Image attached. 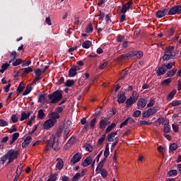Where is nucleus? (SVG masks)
<instances>
[{"mask_svg": "<svg viewBox=\"0 0 181 181\" xmlns=\"http://www.w3.org/2000/svg\"><path fill=\"white\" fill-rule=\"evenodd\" d=\"M52 148L56 152L60 149V146L59 145V139H54V135L50 136L48 143L47 144L45 148L46 153H47V152H49Z\"/></svg>", "mask_w": 181, "mask_h": 181, "instance_id": "nucleus-1", "label": "nucleus"}, {"mask_svg": "<svg viewBox=\"0 0 181 181\" xmlns=\"http://www.w3.org/2000/svg\"><path fill=\"white\" fill-rule=\"evenodd\" d=\"M177 54V52H175V46L171 45L165 49V52L162 57V59L163 62H168V60H170V59H175Z\"/></svg>", "mask_w": 181, "mask_h": 181, "instance_id": "nucleus-2", "label": "nucleus"}, {"mask_svg": "<svg viewBox=\"0 0 181 181\" xmlns=\"http://www.w3.org/2000/svg\"><path fill=\"white\" fill-rule=\"evenodd\" d=\"M63 98V93L62 90H57L53 92L51 94L48 95V100H49L50 104H57L59 101H62Z\"/></svg>", "mask_w": 181, "mask_h": 181, "instance_id": "nucleus-3", "label": "nucleus"}, {"mask_svg": "<svg viewBox=\"0 0 181 181\" xmlns=\"http://www.w3.org/2000/svg\"><path fill=\"white\" fill-rule=\"evenodd\" d=\"M144 56L142 51H130L127 54H122V60H129V59H141Z\"/></svg>", "mask_w": 181, "mask_h": 181, "instance_id": "nucleus-4", "label": "nucleus"}, {"mask_svg": "<svg viewBox=\"0 0 181 181\" xmlns=\"http://www.w3.org/2000/svg\"><path fill=\"white\" fill-rule=\"evenodd\" d=\"M7 155L8 156V163H12V162H13L15 159H18V155H19V151H16L13 149H11L7 152Z\"/></svg>", "mask_w": 181, "mask_h": 181, "instance_id": "nucleus-5", "label": "nucleus"}, {"mask_svg": "<svg viewBox=\"0 0 181 181\" xmlns=\"http://www.w3.org/2000/svg\"><path fill=\"white\" fill-rule=\"evenodd\" d=\"M156 112H158V108L156 107H151L143 112L142 119H145V118H149L151 115H153V114H156Z\"/></svg>", "mask_w": 181, "mask_h": 181, "instance_id": "nucleus-6", "label": "nucleus"}, {"mask_svg": "<svg viewBox=\"0 0 181 181\" xmlns=\"http://www.w3.org/2000/svg\"><path fill=\"white\" fill-rule=\"evenodd\" d=\"M132 5H134V1H132V0H129L127 3L122 5L120 10L121 13H127L129 9H132Z\"/></svg>", "mask_w": 181, "mask_h": 181, "instance_id": "nucleus-7", "label": "nucleus"}, {"mask_svg": "<svg viewBox=\"0 0 181 181\" xmlns=\"http://www.w3.org/2000/svg\"><path fill=\"white\" fill-rule=\"evenodd\" d=\"M81 153H75L73 157L71 158L70 160V165H76V163H78V162H80L81 160Z\"/></svg>", "mask_w": 181, "mask_h": 181, "instance_id": "nucleus-8", "label": "nucleus"}, {"mask_svg": "<svg viewBox=\"0 0 181 181\" xmlns=\"http://www.w3.org/2000/svg\"><path fill=\"white\" fill-rule=\"evenodd\" d=\"M168 11H169V8H165L162 10H158L156 12V18L160 19V18H163V16H166L168 15Z\"/></svg>", "mask_w": 181, "mask_h": 181, "instance_id": "nucleus-9", "label": "nucleus"}, {"mask_svg": "<svg viewBox=\"0 0 181 181\" xmlns=\"http://www.w3.org/2000/svg\"><path fill=\"white\" fill-rule=\"evenodd\" d=\"M148 104V100L145 98H140L139 99L137 102V107L139 110H142L143 108H145L146 107V105Z\"/></svg>", "mask_w": 181, "mask_h": 181, "instance_id": "nucleus-10", "label": "nucleus"}, {"mask_svg": "<svg viewBox=\"0 0 181 181\" xmlns=\"http://www.w3.org/2000/svg\"><path fill=\"white\" fill-rule=\"evenodd\" d=\"M124 101H127V96H125V92L120 91L117 95V103L119 104H124Z\"/></svg>", "mask_w": 181, "mask_h": 181, "instance_id": "nucleus-11", "label": "nucleus"}, {"mask_svg": "<svg viewBox=\"0 0 181 181\" xmlns=\"http://www.w3.org/2000/svg\"><path fill=\"white\" fill-rule=\"evenodd\" d=\"M54 124L56 122L51 119L46 120L43 124L44 129H50V128L54 127Z\"/></svg>", "mask_w": 181, "mask_h": 181, "instance_id": "nucleus-12", "label": "nucleus"}, {"mask_svg": "<svg viewBox=\"0 0 181 181\" xmlns=\"http://www.w3.org/2000/svg\"><path fill=\"white\" fill-rule=\"evenodd\" d=\"M48 118L52 119L54 122L57 123L59 118H60V115L57 114L56 112H51L48 114Z\"/></svg>", "mask_w": 181, "mask_h": 181, "instance_id": "nucleus-13", "label": "nucleus"}, {"mask_svg": "<svg viewBox=\"0 0 181 181\" xmlns=\"http://www.w3.org/2000/svg\"><path fill=\"white\" fill-rule=\"evenodd\" d=\"M91 163H93V157L88 156L82 162V166L87 168V166H90Z\"/></svg>", "mask_w": 181, "mask_h": 181, "instance_id": "nucleus-14", "label": "nucleus"}, {"mask_svg": "<svg viewBox=\"0 0 181 181\" xmlns=\"http://www.w3.org/2000/svg\"><path fill=\"white\" fill-rule=\"evenodd\" d=\"M30 142H32V136H28L25 139L24 141L22 143V148H28L29 145H30Z\"/></svg>", "mask_w": 181, "mask_h": 181, "instance_id": "nucleus-15", "label": "nucleus"}, {"mask_svg": "<svg viewBox=\"0 0 181 181\" xmlns=\"http://www.w3.org/2000/svg\"><path fill=\"white\" fill-rule=\"evenodd\" d=\"M166 68L165 67V65L163 64L156 71L157 76H163V74H166Z\"/></svg>", "mask_w": 181, "mask_h": 181, "instance_id": "nucleus-16", "label": "nucleus"}, {"mask_svg": "<svg viewBox=\"0 0 181 181\" xmlns=\"http://www.w3.org/2000/svg\"><path fill=\"white\" fill-rule=\"evenodd\" d=\"M134 103H136V99L133 98L132 96H130L129 99H127L125 102L127 108H129L130 107H132V105Z\"/></svg>", "mask_w": 181, "mask_h": 181, "instance_id": "nucleus-17", "label": "nucleus"}, {"mask_svg": "<svg viewBox=\"0 0 181 181\" xmlns=\"http://www.w3.org/2000/svg\"><path fill=\"white\" fill-rule=\"evenodd\" d=\"M33 112H30V111H28L27 113L25 111L22 112L20 121H25V119H28V118H29V117L32 115Z\"/></svg>", "mask_w": 181, "mask_h": 181, "instance_id": "nucleus-18", "label": "nucleus"}, {"mask_svg": "<svg viewBox=\"0 0 181 181\" xmlns=\"http://www.w3.org/2000/svg\"><path fill=\"white\" fill-rule=\"evenodd\" d=\"M57 160L58 161L56 168L58 170H62V168L64 166V162L63 161V159L62 158H57Z\"/></svg>", "mask_w": 181, "mask_h": 181, "instance_id": "nucleus-19", "label": "nucleus"}, {"mask_svg": "<svg viewBox=\"0 0 181 181\" xmlns=\"http://www.w3.org/2000/svg\"><path fill=\"white\" fill-rule=\"evenodd\" d=\"M176 93H177L176 90H172L167 96V101H172L175 95H176Z\"/></svg>", "mask_w": 181, "mask_h": 181, "instance_id": "nucleus-20", "label": "nucleus"}, {"mask_svg": "<svg viewBox=\"0 0 181 181\" xmlns=\"http://www.w3.org/2000/svg\"><path fill=\"white\" fill-rule=\"evenodd\" d=\"M77 74V71H76V68L71 66L69 70V77H74Z\"/></svg>", "mask_w": 181, "mask_h": 181, "instance_id": "nucleus-21", "label": "nucleus"}, {"mask_svg": "<svg viewBox=\"0 0 181 181\" xmlns=\"http://www.w3.org/2000/svg\"><path fill=\"white\" fill-rule=\"evenodd\" d=\"M175 28H170L168 29L166 33H165V36L166 37H170L175 35Z\"/></svg>", "mask_w": 181, "mask_h": 181, "instance_id": "nucleus-22", "label": "nucleus"}, {"mask_svg": "<svg viewBox=\"0 0 181 181\" xmlns=\"http://www.w3.org/2000/svg\"><path fill=\"white\" fill-rule=\"evenodd\" d=\"M177 13V11L176 8V6H174L168 11L167 15H176Z\"/></svg>", "mask_w": 181, "mask_h": 181, "instance_id": "nucleus-23", "label": "nucleus"}, {"mask_svg": "<svg viewBox=\"0 0 181 181\" xmlns=\"http://www.w3.org/2000/svg\"><path fill=\"white\" fill-rule=\"evenodd\" d=\"M94 30V27L93 26V23H90L86 26V33H93Z\"/></svg>", "mask_w": 181, "mask_h": 181, "instance_id": "nucleus-24", "label": "nucleus"}, {"mask_svg": "<svg viewBox=\"0 0 181 181\" xmlns=\"http://www.w3.org/2000/svg\"><path fill=\"white\" fill-rule=\"evenodd\" d=\"M107 121L106 119H101L99 123V128L100 129H105V127H107Z\"/></svg>", "mask_w": 181, "mask_h": 181, "instance_id": "nucleus-25", "label": "nucleus"}, {"mask_svg": "<svg viewBox=\"0 0 181 181\" xmlns=\"http://www.w3.org/2000/svg\"><path fill=\"white\" fill-rule=\"evenodd\" d=\"M45 101H46V94H40L38 97V103L45 104Z\"/></svg>", "mask_w": 181, "mask_h": 181, "instance_id": "nucleus-26", "label": "nucleus"}, {"mask_svg": "<svg viewBox=\"0 0 181 181\" xmlns=\"http://www.w3.org/2000/svg\"><path fill=\"white\" fill-rule=\"evenodd\" d=\"M23 82H21L16 89V93L17 94L19 95V94H21V93H22V91H23L25 90V86H22V83Z\"/></svg>", "mask_w": 181, "mask_h": 181, "instance_id": "nucleus-27", "label": "nucleus"}, {"mask_svg": "<svg viewBox=\"0 0 181 181\" xmlns=\"http://www.w3.org/2000/svg\"><path fill=\"white\" fill-rule=\"evenodd\" d=\"M45 112L43 110V109H40L39 111H38V115H37V119H43V118H45Z\"/></svg>", "mask_w": 181, "mask_h": 181, "instance_id": "nucleus-28", "label": "nucleus"}, {"mask_svg": "<svg viewBox=\"0 0 181 181\" xmlns=\"http://www.w3.org/2000/svg\"><path fill=\"white\" fill-rule=\"evenodd\" d=\"M57 176H59V173H57L51 174L47 181H56V180H57Z\"/></svg>", "mask_w": 181, "mask_h": 181, "instance_id": "nucleus-29", "label": "nucleus"}, {"mask_svg": "<svg viewBox=\"0 0 181 181\" xmlns=\"http://www.w3.org/2000/svg\"><path fill=\"white\" fill-rule=\"evenodd\" d=\"M90 46H91V41L90 40H86L82 43V47H83V49H90Z\"/></svg>", "mask_w": 181, "mask_h": 181, "instance_id": "nucleus-30", "label": "nucleus"}, {"mask_svg": "<svg viewBox=\"0 0 181 181\" xmlns=\"http://www.w3.org/2000/svg\"><path fill=\"white\" fill-rule=\"evenodd\" d=\"M11 64L8 63H4L1 65V69H0V73H5L6 70H8V67H9Z\"/></svg>", "mask_w": 181, "mask_h": 181, "instance_id": "nucleus-31", "label": "nucleus"}, {"mask_svg": "<svg viewBox=\"0 0 181 181\" xmlns=\"http://www.w3.org/2000/svg\"><path fill=\"white\" fill-rule=\"evenodd\" d=\"M117 127V124L115 123H112L110 125H109L106 129H105V133L108 134V132H111V130L114 129Z\"/></svg>", "mask_w": 181, "mask_h": 181, "instance_id": "nucleus-32", "label": "nucleus"}, {"mask_svg": "<svg viewBox=\"0 0 181 181\" xmlns=\"http://www.w3.org/2000/svg\"><path fill=\"white\" fill-rule=\"evenodd\" d=\"M175 62H169L168 64H164V67H165V70H170V69L173 68V65L175 64Z\"/></svg>", "mask_w": 181, "mask_h": 181, "instance_id": "nucleus-33", "label": "nucleus"}, {"mask_svg": "<svg viewBox=\"0 0 181 181\" xmlns=\"http://www.w3.org/2000/svg\"><path fill=\"white\" fill-rule=\"evenodd\" d=\"M33 88L30 85H28L27 87L25 88V91L23 93V95H28L32 91Z\"/></svg>", "mask_w": 181, "mask_h": 181, "instance_id": "nucleus-34", "label": "nucleus"}, {"mask_svg": "<svg viewBox=\"0 0 181 181\" xmlns=\"http://www.w3.org/2000/svg\"><path fill=\"white\" fill-rule=\"evenodd\" d=\"M8 159H9V157L8 156V153H6L1 158L0 164L4 165V163H5L6 160H8Z\"/></svg>", "mask_w": 181, "mask_h": 181, "instance_id": "nucleus-35", "label": "nucleus"}, {"mask_svg": "<svg viewBox=\"0 0 181 181\" xmlns=\"http://www.w3.org/2000/svg\"><path fill=\"white\" fill-rule=\"evenodd\" d=\"M176 71H177V69H173L167 73L168 77H173L176 74Z\"/></svg>", "mask_w": 181, "mask_h": 181, "instance_id": "nucleus-36", "label": "nucleus"}, {"mask_svg": "<svg viewBox=\"0 0 181 181\" xmlns=\"http://www.w3.org/2000/svg\"><path fill=\"white\" fill-rule=\"evenodd\" d=\"M127 76H128V71L123 70L120 74V77H119V80H124V78H125V77H127Z\"/></svg>", "mask_w": 181, "mask_h": 181, "instance_id": "nucleus-37", "label": "nucleus"}, {"mask_svg": "<svg viewBox=\"0 0 181 181\" xmlns=\"http://www.w3.org/2000/svg\"><path fill=\"white\" fill-rule=\"evenodd\" d=\"M163 132H165V134H169V132H170V127L169 125V123L164 124Z\"/></svg>", "mask_w": 181, "mask_h": 181, "instance_id": "nucleus-38", "label": "nucleus"}, {"mask_svg": "<svg viewBox=\"0 0 181 181\" xmlns=\"http://www.w3.org/2000/svg\"><path fill=\"white\" fill-rule=\"evenodd\" d=\"M62 129H58L57 132L55 133V135H54V139H59L60 138V136L62 135Z\"/></svg>", "mask_w": 181, "mask_h": 181, "instance_id": "nucleus-39", "label": "nucleus"}, {"mask_svg": "<svg viewBox=\"0 0 181 181\" xmlns=\"http://www.w3.org/2000/svg\"><path fill=\"white\" fill-rule=\"evenodd\" d=\"M74 83H76L74 80L69 79L66 81L65 86L66 87H71V86H74Z\"/></svg>", "mask_w": 181, "mask_h": 181, "instance_id": "nucleus-40", "label": "nucleus"}, {"mask_svg": "<svg viewBox=\"0 0 181 181\" xmlns=\"http://www.w3.org/2000/svg\"><path fill=\"white\" fill-rule=\"evenodd\" d=\"M100 171L101 172V176L103 179H105V177L108 176V172H107V170H105V168L100 170Z\"/></svg>", "mask_w": 181, "mask_h": 181, "instance_id": "nucleus-41", "label": "nucleus"}, {"mask_svg": "<svg viewBox=\"0 0 181 181\" xmlns=\"http://www.w3.org/2000/svg\"><path fill=\"white\" fill-rule=\"evenodd\" d=\"M23 169V165H22V163H21L16 170V175H19L21 176V175H22V170Z\"/></svg>", "mask_w": 181, "mask_h": 181, "instance_id": "nucleus-42", "label": "nucleus"}, {"mask_svg": "<svg viewBox=\"0 0 181 181\" xmlns=\"http://www.w3.org/2000/svg\"><path fill=\"white\" fill-rule=\"evenodd\" d=\"M172 83V78H168L167 79H165L162 82V86H169Z\"/></svg>", "mask_w": 181, "mask_h": 181, "instance_id": "nucleus-43", "label": "nucleus"}, {"mask_svg": "<svg viewBox=\"0 0 181 181\" xmlns=\"http://www.w3.org/2000/svg\"><path fill=\"white\" fill-rule=\"evenodd\" d=\"M169 149L171 152L176 151V149H177V144H176L175 143L171 144L170 145Z\"/></svg>", "mask_w": 181, "mask_h": 181, "instance_id": "nucleus-44", "label": "nucleus"}, {"mask_svg": "<svg viewBox=\"0 0 181 181\" xmlns=\"http://www.w3.org/2000/svg\"><path fill=\"white\" fill-rule=\"evenodd\" d=\"M95 124H97V117H94L90 123V127L92 129H94V127H95Z\"/></svg>", "mask_w": 181, "mask_h": 181, "instance_id": "nucleus-45", "label": "nucleus"}, {"mask_svg": "<svg viewBox=\"0 0 181 181\" xmlns=\"http://www.w3.org/2000/svg\"><path fill=\"white\" fill-rule=\"evenodd\" d=\"M21 70H24L23 74H29V73H32V71H33V69H32L30 66L25 69H21Z\"/></svg>", "mask_w": 181, "mask_h": 181, "instance_id": "nucleus-46", "label": "nucleus"}, {"mask_svg": "<svg viewBox=\"0 0 181 181\" xmlns=\"http://www.w3.org/2000/svg\"><path fill=\"white\" fill-rule=\"evenodd\" d=\"M106 134H103L102 136L98 141V145H103L104 141H105Z\"/></svg>", "mask_w": 181, "mask_h": 181, "instance_id": "nucleus-47", "label": "nucleus"}, {"mask_svg": "<svg viewBox=\"0 0 181 181\" xmlns=\"http://www.w3.org/2000/svg\"><path fill=\"white\" fill-rule=\"evenodd\" d=\"M34 73L36 76V77H40V76H42V74L43 73V71H42V69H37L34 70Z\"/></svg>", "mask_w": 181, "mask_h": 181, "instance_id": "nucleus-48", "label": "nucleus"}, {"mask_svg": "<svg viewBox=\"0 0 181 181\" xmlns=\"http://www.w3.org/2000/svg\"><path fill=\"white\" fill-rule=\"evenodd\" d=\"M80 177H81V175L80 174V173H77L72 177V180L71 181H78Z\"/></svg>", "mask_w": 181, "mask_h": 181, "instance_id": "nucleus-49", "label": "nucleus"}, {"mask_svg": "<svg viewBox=\"0 0 181 181\" xmlns=\"http://www.w3.org/2000/svg\"><path fill=\"white\" fill-rule=\"evenodd\" d=\"M181 105V100H173L172 103H170V105L173 107H177V105Z\"/></svg>", "mask_w": 181, "mask_h": 181, "instance_id": "nucleus-50", "label": "nucleus"}, {"mask_svg": "<svg viewBox=\"0 0 181 181\" xmlns=\"http://www.w3.org/2000/svg\"><path fill=\"white\" fill-rule=\"evenodd\" d=\"M168 176H170V177L172 176H176L177 175V170H171L168 172Z\"/></svg>", "mask_w": 181, "mask_h": 181, "instance_id": "nucleus-51", "label": "nucleus"}, {"mask_svg": "<svg viewBox=\"0 0 181 181\" xmlns=\"http://www.w3.org/2000/svg\"><path fill=\"white\" fill-rule=\"evenodd\" d=\"M21 63H22V59L21 58H18L16 59V61L13 63V66L14 67H16V66H19V64H21Z\"/></svg>", "mask_w": 181, "mask_h": 181, "instance_id": "nucleus-52", "label": "nucleus"}, {"mask_svg": "<svg viewBox=\"0 0 181 181\" xmlns=\"http://www.w3.org/2000/svg\"><path fill=\"white\" fill-rule=\"evenodd\" d=\"M127 20V15H125V13H123L120 18H119V23H122V22H125V21Z\"/></svg>", "mask_w": 181, "mask_h": 181, "instance_id": "nucleus-53", "label": "nucleus"}, {"mask_svg": "<svg viewBox=\"0 0 181 181\" xmlns=\"http://www.w3.org/2000/svg\"><path fill=\"white\" fill-rule=\"evenodd\" d=\"M129 122V118L126 119L119 126V128H124L126 125H128V122Z\"/></svg>", "mask_w": 181, "mask_h": 181, "instance_id": "nucleus-54", "label": "nucleus"}, {"mask_svg": "<svg viewBox=\"0 0 181 181\" xmlns=\"http://www.w3.org/2000/svg\"><path fill=\"white\" fill-rule=\"evenodd\" d=\"M107 66H108V63L107 62H104L103 64H100L99 66V70H104Z\"/></svg>", "mask_w": 181, "mask_h": 181, "instance_id": "nucleus-55", "label": "nucleus"}, {"mask_svg": "<svg viewBox=\"0 0 181 181\" xmlns=\"http://www.w3.org/2000/svg\"><path fill=\"white\" fill-rule=\"evenodd\" d=\"M141 114H142V112H141V110H136L133 113V117H134L135 118H138V117H139V115H141Z\"/></svg>", "mask_w": 181, "mask_h": 181, "instance_id": "nucleus-56", "label": "nucleus"}, {"mask_svg": "<svg viewBox=\"0 0 181 181\" xmlns=\"http://www.w3.org/2000/svg\"><path fill=\"white\" fill-rule=\"evenodd\" d=\"M0 127H8V122L2 119H0Z\"/></svg>", "mask_w": 181, "mask_h": 181, "instance_id": "nucleus-57", "label": "nucleus"}, {"mask_svg": "<svg viewBox=\"0 0 181 181\" xmlns=\"http://www.w3.org/2000/svg\"><path fill=\"white\" fill-rule=\"evenodd\" d=\"M11 121L13 124H16V122H18V116H16V115H13L11 116Z\"/></svg>", "mask_w": 181, "mask_h": 181, "instance_id": "nucleus-58", "label": "nucleus"}, {"mask_svg": "<svg viewBox=\"0 0 181 181\" xmlns=\"http://www.w3.org/2000/svg\"><path fill=\"white\" fill-rule=\"evenodd\" d=\"M64 108L63 107H58L55 109V112L57 114H62V112L63 111Z\"/></svg>", "mask_w": 181, "mask_h": 181, "instance_id": "nucleus-59", "label": "nucleus"}, {"mask_svg": "<svg viewBox=\"0 0 181 181\" xmlns=\"http://www.w3.org/2000/svg\"><path fill=\"white\" fill-rule=\"evenodd\" d=\"M86 151L88 152H93V146L90 144L85 145Z\"/></svg>", "mask_w": 181, "mask_h": 181, "instance_id": "nucleus-60", "label": "nucleus"}, {"mask_svg": "<svg viewBox=\"0 0 181 181\" xmlns=\"http://www.w3.org/2000/svg\"><path fill=\"white\" fill-rule=\"evenodd\" d=\"M124 39H125V35H119L117 36V42H122V40H124Z\"/></svg>", "mask_w": 181, "mask_h": 181, "instance_id": "nucleus-61", "label": "nucleus"}, {"mask_svg": "<svg viewBox=\"0 0 181 181\" xmlns=\"http://www.w3.org/2000/svg\"><path fill=\"white\" fill-rule=\"evenodd\" d=\"M106 23H111V22H112V21H111V16L110 14L106 15Z\"/></svg>", "mask_w": 181, "mask_h": 181, "instance_id": "nucleus-62", "label": "nucleus"}, {"mask_svg": "<svg viewBox=\"0 0 181 181\" xmlns=\"http://www.w3.org/2000/svg\"><path fill=\"white\" fill-rule=\"evenodd\" d=\"M18 138H19V133L18 132H16L12 135V139L17 141Z\"/></svg>", "mask_w": 181, "mask_h": 181, "instance_id": "nucleus-63", "label": "nucleus"}, {"mask_svg": "<svg viewBox=\"0 0 181 181\" xmlns=\"http://www.w3.org/2000/svg\"><path fill=\"white\" fill-rule=\"evenodd\" d=\"M177 13H181V4L175 6Z\"/></svg>", "mask_w": 181, "mask_h": 181, "instance_id": "nucleus-64", "label": "nucleus"}]
</instances>
